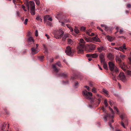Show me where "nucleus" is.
Masks as SVG:
<instances>
[{"mask_svg":"<svg viewBox=\"0 0 131 131\" xmlns=\"http://www.w3.org/2000/svg\"><path fill=\"white\" fill-rule=\"evenodd\" d=\"M112 74L113 76L112 78L113 80L115 81H116L117 80L115 78V76L113 74Z\"/></svg>","mask_w":131,"mask_h":131,"instance_id":"f704fd0d","label":"nucleus"},{"mask_svg":"<svg viewBox=\"0 0 131 131\" xmlns=\"http://www.w3.org/2000/svg\"><path fill=\"white\" fill-rule=\"evenodd\" d=\"M26 5L28 10H29V7L31 9L35 7L34 3L32 1H30L29 2H27L26 4Z\"/></svg>","mask_w":131,"mask_h":131,"instance_id":"1a4fd4ad","label":"nucleus"},{"mask_svg":"<svg viewBox=\"0 0 131 131\" xmlns=\"http://www.w3.org/2000/svg\"><path fill=\"white\" fill-rule=\"evenodd\" d=\"M35 35L36 37H37L38 36V32L37 30H36V31Z\"/></svg>","mask_w":131,"mask_h":131,"instance_id":"c03bdc74","label":"nucleus"},{"mask_svg":"<svg viewBox=\"0 0 131 131\" xmlns=\"http://www.w3.org/2000/svg\"><path fill=\"white\" fill-rule=\"evenodd\" d=\"M52 68L54 69V70L56 72L58 71V70L57 68L55 65H53Z\"/></svg>","mask_w":131,"mask_h":131,"instance_id":"a878e982","label":"nucleus"},{"mask_svg":"<svg viewBox=\"0 0 131 131\" xmlns=\"http://www.w3.org/2000/svg\"><path fill=\"white\" fill-rule=\"evenodd\" d=\"M74 51L72 49H71L70 47L69 46L67 47L65 50V52L68 55L71 56H73Z\"/></svg>","mask_w":131,"mask_h":131,"instance_id":"423d86ee","label":"nucleus"},{"mask_svg":"<svg viewBox=\"0 0 131 131\" xmlns=\"http://www.w3.org/2000/svg\"><path fill=\"white\" fill-rule=\"evenodd\" d=\"M21 7L22 8H23V9L24 10V11H27V10L25 9V7L23 5H22Z\"/></svg>","mask_w":131,"mask_h":131,"instance_id":"de8ad7c7","label":"nucleus"},{"mask_svg":"<svg viewBox=\"0 0 131 131\" xmlns=\"http://www.w3.org/2000/svg\"><path fill=\"white\" fill-rule=\"evenodd\" d=\"M96 48V46L93 44H87L86 46H84L85 50L87 52H92L95 50Z\"/></svg>","mask_w":131,"mask_h":131,"instance_id":"f03ea898","label":"nucleus"},{"mask_svg":"<svg viewBox=\"0 0 131 131\" xmlns=\"http://www.w3.org/2000/svg\"><path fill=\"white\" fill-rule=\"evenodd\" d=\"M36 4L37 5H39L40 4V2L39 0H34Z\"/></svg>","mask_w":131,"mask_h":131,"instance_id":"72a5a7b5","label":"nucleus"},{"mask_svg":"<svg viewBox=\"0 0 131 131\" xmlns=\"http://www.w3.org/2000/svg\"><path fill=\"white\" fill-rule=\"evenodd\" d=\"M110 70L112 71L117 72L118 71V68L115 66L112 62H109L108 63Z\"/></svg>","mask_w":131,"mask_h":131,"instance_id":"20e7f679","label":"nucleus"},{"mask_svg":"<svg viewBox=\"0 0 131 131\" xmlns=\"http://www.w3.org/2000/svg\"><path fill=\"white\" fill-rule=\"evenodd\" d=\"M28 20V19L27 18L25 20L24 22V23L25 24V25H26L27 24Z\"/></svg>","mask_w":131,"mask_h":131,"instance_id":"e433bc0d","label":"nucleus"},{"mask_svg":"<svg viewBox=\"0 0 131 131\" xmlns=\"http://www.w3.org/2000/svg\"><path fill=\"white\" fill-rule=\"evenodd\" d=\"M45 35L46 36L48 39L50 38L49 36L47 34H46Z\"/></svg>","mask_w":131,"mask_h":131,"instance_id":"bf43d9fd","label":"nucleus"},{"mask_svg":"<svg viewBox=\"0 0 131 131\" xmlns=\"http://www.w3.org/2000/svg\"><path fill=\"white\" fill-rule=\"evenodd\" d=\"M116 29L117 30V31L115 32V34H116L117 32H118V30L119 29V28L118 27H116Z\"/></svg>","mask_w":131,"mask_h":131,"instance_id":"4d7b16f0","label":"nucleus"},{"mask_svg":"<svg viewBox=\"0 0 131 131\" xmlns=\"http://www.w3.org/2000/svg\"><path fill=\"white\" fill-rule=\"evenodd\" d=\"M103 64V67L105 69H107L108 68H107V65L106 64L105 62L104 63H101Z\"/></svg>","mask_w":131,"mask_h":131,"instance_id":"c85d7f7f","label":"nucleus"},{"mask_svg":"<svg viewBox=\"0 0 131 131\" xmlns=\"http://www.w3.org/2000/svg\"><path fill=\"white\" fill-rule=\"evenodd\" d=\"M61 25L63 26H65V24H64V23L63 22H61Z\"/></svg>","mask_w":131,"mask_h":131,"instance_id":"680f3d73","label":"nucleus"},{"mask_svg":"<svg viewBox=\"0 0 131 131\" xmlns=\"http://www.w3.org/2000/svg\"><path fill=\"white\" fill-rule=\"evenodd\" d=\"M83 95L85 96V98L88 100H90L91 99V96L92 94V93L89 92H88L86 90H85L83 92Z\"/></svg>","mask_w":131,"mask_h":131,"instance_id":"6e6552de","label":"nucleus"},{"mask_svg":"<svg viewBox=\"0 0 131 131\" xmlns=\"http://www.w3.org/2000/svg\"><path fill=\"white\" fill-rule=\"evenodd\" d=\"M44 21H46L47 19L50 21H52V18L49 17V16L48 15H47L44 16Z\"/></svg>","mask_w":131,"mask_h":131,"instance_id":"dca6fc26","label":"nucleus"},{"mask_svg":"<svg viewBox=\"0 0 131 131\" xmlns=\"http://www.w3.org/2000/svg\"><path fill=\"white\" fill-rule=\"evenodd\" d=\"M107 57L110 60H112L114 59V56L111 53H109L107 55Z\"/></svg>","mask_w":131,"mask_h":131,"instance_id":"f3484780","label":"nucleus"},{"mask_svg":"<svg viewBox=\"0 0 131 131\" xmlns=\"http://www.w3.org/2000/svg\"><path fill=\"white\" fill-rule=\"evenodd\" d=\"M114 110H116L117 113L119 112V111L116 107L114 106Z\"/></svg>","mask_w":131,"mask_h":131,"instance_id":"79ce46f5","label":"nucleus"},{"mask_svg":"<svg viewBox=\"0 0 131 131\" xmlns=\"http://www.w3.org/2000/svg\"><path fill=\"white\" fill-rule=\"evenodd\" d=\"M92 91L94 93H95L96 92V90L95 88H93L92 89Z\"/></svg>","mask_w":131,"mask_h":131,"instance_id":"58836bf2","label":"nucleus"},{"mask_svg":"<svg viewBox=\"0 0 131 131\" xmlns=\"http://www.w3.org/2000/svg\"><path fill=\"white\" fill-rule=\"evenodd\" d=\"M109 103H110V105L111 106H112L113 105V104L112 103V101L111 100L109 102Z\"/></svg>","mask_w":131,"mask_h":131,"instance_id":"13d9d810","label":"nucleus"},{"mask_svg":"<svg viewBox=\"0 0 131 131\" xmlns=\"http://www.w3.org/2000/svg\"><path fill=\"white\" fill-rule=\"evenodd\" d=\"M74 31L77 34H78L79 32V30H78V28L76 27H75Z\"/></svg>","mask_w":131,"mask_h":131,"instance_id":"bb28decb","label":"nucleus"},{"mask_svg":"<svg viewBox=\"0 0 131 131\" xmlns=\"http://www.w3.org/2000/svg\"><path fill=\"white\" fill-rule=\"evenodd\" d=\"M84 39L87 42H92V38L90 37H85Z\"/></svg>","mask_w":131,"mask_h":131,"instance_id":"5701e85b","label":"nucleus"},{"mask_svg":"<svg viewBox=\"0 0 131 131\" xmlns=\"http://www.w3.org/2000/svg\"><path fill=\"white\" fill-rule=\"evenodd\" d=\"M91 31V29H89L88 30H86V32L87 35H88L89 36L90 35V33Z\"/></svg>","mask_w":131,"mask_h":131,"instance_id":"c756f323","label":"nucleus"},{"mask_svg":"<svg viewBox=\"0 0 131 131\" xmlns=\"http://www.w3.org/2000/svg\"><path fill=\"white\" fill-rule=\"evenodd\" d=\"M116 62H118L119 63L121 68L124 71H126V69L128 68L127 67L125 64L124 63L121 62V60L118 57L116 56Z\"/></svg>","mask_w":131,"mask_h":131,"instance_id":"7ed1b4c3","label":"nucleus"},{"mask_svg":"<svg viewBox=\"0 0 131 131\" xmlns=\"http://www.w3.org/2000/svg\"><path fill=\"white\" fill-rule=\"evenodd\" d=\"M66 25L67 26V27L69 29L71 27L69 25L66 24Z\"/></svg>","mask_w":131,"mask_h":131,"instance_id":"052dcab7","label":"nucleus"},{"mask_svg":"<svg viewBox=\"0 0 131 131\" xmlns=\"http://www.w3.org/2000/svg\"><path fill=\"white\" fill-rule=\"evenodd\" d=\"M67 73H63L62 74V76L66 78L67 76Z\"/></svg>","mask_w":131,"mask_h":131,"instance_id":"c9c22d12","label":"nucleus"},{"mask_svg":"<svg viewBox=\"0 0 131 131\" xmlns=\"http://www.w3.org/2000/svg\"><path fill=\"white\" fill-rule=\"evenodd\" d=\"M92 42H100L101 40L97 36L93 37L92 38Z\"/></svg>","mask_w":131,"mask_h":131,"instance_id":"ddd939ff","label":"nucleus"},{"mask_svg":"<svg viewBox=\"0 0 131 131\" xmlns=\"http://www.w3.org/2000/svg\"><path fill=\"white\" fill-rule=\"evenodd\" d=\"M118 78L123 82L126 80V78L124 73H120L118 77Z\"/></svg>","mask_w":131,"mask_h":131,"instance_id":"9d476101","label":"nucleus"},{"mask_svg":"<svg viewBox=\"0 0 131 131\" xmlns=\"http://www.w3.org/2000/svg\"><path fill=\"white\" fill-rule=\"evenodd\" d=\"M63 21L64 23L67 22H68V20L65 19L63 20Z\"/></svg>","mask_w":131,"mask_h":131,"instance_id":"338daca9","label":"nucleus"},{"mask_svg":"<svg viewBox=\"0 0 131 131\" xmlns=\"http://www.w3.org/2000/svg\"><path fill=\"white\" fill-rule=\"evenodd\" d=\"M84 87L86 88L88 91L90 90V88L89 86H85Z\"/></svg>","mask_w":131,"mask_h":131,"instance_id":"3c124183","label":"nucleus"},{"mask_svg":"<svg viewBox=\"0 0 131 131\" xmlns=\"http://www.w3.org/2000/svg\"><path fill=\"white\" fill-rule=\"evenodd\" d=\"M38 45L37 44L36 45V47L35 48H36L38 49Z\"/></svg>","mask_w":131,"mask_h":131,"instance_id":"69168bd1","label":"nucleus"},{"mask_svg":"<svg viewBox=\"0 0 131 131\" xmlns=\"http://www.w3.org/2000/svg\"><path fill=\"white\" fill-rule=\"evenodd\" d=\"M108 116H109V117H111V118H112L113 117V115H108Z\"/></svg>","mask_w":131,"mask_h":131,"instance_id":"0e129e2a","label":"nucleus"},{"mask_svg":"<svg viewBox=\"0 0 131 131\" xmlns=\"http://www.w3.org/2000/svg\"><path fill=\"white\" fill-rule=\"evenodd\" d=\"M106 38L108 40L110 41H112L114 40V38L110 36H106Z\"/></svg>","mask_w":131,"mask_h":131,"instance_id":"4be33fe9","label":"nucleus"},{"mask_svg":"<svg viewBox=\"0 0 131 131\" xmlns=\"http://www.w3.org/2000/svg\"><path fill=\"white\" fill-rule=\"evenodd\" d=\"M109 109H110V110L111 111V112L113 114L114 113V112H113V110L112 108H111L110 107H109Z\"/></svg>","mask_w":131,"mask_h":131,"instance_id":"5fc2aeb1","label":"nucleus"},{"mask_svg":"<svg viewBox=\"0 0 131 131\" xmlns=\"http://www.w3.org/2000/svg\"><path fill=\"white\" fill-rule=\"evenodd\" d=\"M123 29H121L119 31V33L120 34H121L123 33Z\"/></svg>","mask_w":131,"mask_h":131,"instance_id":"09e8293b","label":"nucleus"},{"mask_svg":"<svg viewBox=\"0 0 131 131\" xmlns=\"http://www.w3.org/2000/svg\"><path fill=\"white\" fill-rule=\"evenodd\" d=\"M85 43V41L83 39H80V42L79 43V46L77 47L78 53H83L85 46L84 44Z\"/></svg>","mask_w":131,"mask_h":131,"instance_id":"f257e3e1","label":"nucleus"},{"mask_svg":"<svg viewBox=\"0 0 131 131\" xmlns=\"http://www.w3.org/2000/svg\"><path fill=\"white\" fill-rule=\"evenodd\" d=\"M121 125L124 128H125V127L124 126V124L123 122H122L121 123Z\"/></svg>","mask_w":131,"mask_h":131,"instance_id":"603ef678","label":"nucleus"},{"mask_svg":"<svg viewBox=\"0 0 131 131\" xmlns=\"http://www.w3.org/2000/svg\"><path fill=\"white\" fill-rule=\"evenodd\" d=\"M78 84L79 83L78 82L75 83L74 85V86L75 88H76L77 87V86H78Z\"/></svg>","mask_w":131,"mask_h":131,"instance_id":"864d4df0","label":"nucleus"},{"mask_svg":"<svg viewBox=\"0 0 131 131\" xmlns=\"http://www.w3.org/2000/svg\"><path fill=\"white\" fill-rule=\"evenodd\" d=\"M97 28L99 29L100 30H101L102 32L103 31V30L102 29H101L100 27H97Z\"/></svg>","mask_w":131,"mask_h":131,"instance_id":"6e6d98bb","label":"nucleus"},{"mask_svg":"<svg viewBox=\"0 0 131 131\" xmlns=\"http://www.w3.org/2000/svg\"><path fill=\"white\" fill-rule=\"evenodd\" d=\"M67 39L68 40V44L72 45L73 44L74 42L72 39L69 38H68Z\"/></svg>","mask_w":131,"mask_h":131,"instance_id":"aec40b11","label":"nucleus"},{"mask_svg":"<svg viewBox=\"0 0 131 131\" xmlns=\"http://www.w3.org/2000/svg\"><path fill=\"white\" fill-rule=\"evenodd\" d=\"M115 49H116V50H120L121 51V48H120V47L119 48H117V47H115L114 48Z\"/></svg>","mask_w":131,"mask_h":131,"instance_id":"8fccbe9b","label":"nucleus"},{"mask_svg":"<svg viewBox=\"0 0 131 131\" xmlns=\"http://www.w3.org/2000/svg\"><path fill=\"white\" fill-rule=\"evenodd\" d=\"M28 41L29 42H34V41L33 38L31 37H29L28 39Z\"/></svg>","mask_w":131,"mask_h":131,"instance_id":"393cba45","label":"nucleus"},{"mask_svg":"<svg viewBox=\"0 0 131 131\" xmlns=\"http://www.w3.org/2000/svg\"><path fill=\"white\" fill-rule=\"evenodd\" d=\"M94 34L93 33H91V34H90V35H89L90 36H93L94 35Z\"/></svg>","mask_w":131,"mask_h":131,"instance_id":"e2e57ef3","label":"nucleus"},{"mask_svg":"<svg viewBox=\"0 0 131 131\" xmlns=\"http://www.w3.org/2000/svg\"><path fill=\"white\" fill-rule=\"evenodd\" d=\"M47 24L49 25V26H52V23L50 22H49V21H48L47 22Z\"/></svg>","mask_w":131,"mask_h":131,"instance_id":"ea45409f","label":"nucleus"},{"mask_svg":"<svg viewBox=\"0 0 131 131\" xmlns=\"http://www.w3.org/2000/svg\"><path fill=\"white\" fill-rule=\"evenodd\" d=\"M125 56V55L123 54H121L120 56V57L122 59L124 58Z\"/></svg>","mask_w":131,"mask_h":131,"instance_id":"4c0bfd02","label":"nucleus"},{"mask_svg":"<svg viewBox=\"0 0 131 131\" xmlns=\"http://www.w3.org/2000/svg\"><path fill=\"white\" fill-rule=\"evenodd\" d=\"M98 55L96 53L93 54H88L86 55V56L87 57H91L93 58H96L98 56Z\"/></svg>","mask_w":131,"mask_h":131,"instance_id":"f8f14e48","label":"nucleus"},{"mask_svg":"<svg viewBox=\"0 0 131 131\" xmlns=\"http://www.w3.org/2000/svg\"><path fill=\"white\" fill-rule=\"evenodd\" d=\"M129 59L130 61V63L131 64V58H129Z\"/></svg>","mask_w":131,"mask_h":131,"instance_id":"774afa93","label":"nucleus"},{"mask_svg":"<svg viewBox=\"0 0 131 131\" xmlns=\"http://www.w3.org/2000/svg\"><path fill=\"white\" fill-rule=\"evenodd\" d=\"M36 19L38 21H40L41 22H42V19L39 16L37 17Z\"/></svg>","mask_w":131,"mask_h":131,"instance_id":"7c9ffc66","label":"nucleus"},{"mask_svg":"<svg viewBox=\"0 0 131 131\" xmlns=\"http://www.w3.org/2000/svg\"><path fill=\"white\" fill-rule=\"evenodd\" d=\"M35 7L30 9V13L32 15H34L35 14Z\"/></svg>","mask_w":131,"mask_h":131,"instance_id":"412c9836","label":"nucleus"},{"mask_svg":"<svg viewBox=\"0 0 131 131\" xmlns=\"http://www.w3.org/2000/svg\"><path fill=\"white\" fill-rule=\"evenodd\" d=\"M104 104L105 107H107L108 106L107 101L106 99H105L104 100Z\"/></svg>","mask_w":131,"mask_h":131,"instance_id":"2f4dec72","label":"nucleus"},{"mask_svg":"<svg viewBox=\"0 0 131 131\" xmlns=\"http://www.w3.org/2000/svg\"><path fill=\"white\" fill-rule=\"evenodd\" d=\"M31 53L32 54H34L37 53L39 51L38 49L34 47L32 48L31 49Z\"/></svg>","mask_w":131,"mask_h":131,"instance_id":"2eb2a0df","label":"nucleus"},{"mask_svg":"<svg viewBox=\"0 0 131 131\" xmlns=\"http://www.w3.org/2000/svg\"><path fill=\"white\" fill-rule=\"evenodd\" d=\"M85 29V28L84 26H82L80 28V30L82 31H84Z\"/></svg>","mask_w":131,"mask_h":131,"instance_id":"473e14b6","label":"nucleus"},{"mask_svg":"<svg viewBox=\"0 0 131 131\" xmlns=\"http://www.w3.org/2000/svg\"><path fill=\"white\" fill-rule=\"evenodd\" d=\"M56 64L59 67H61V64L60 62H58Z\"/></svg>","mask_w":131,"mask_h":131,"instance_id":"a18cd8bd","label":"nucleus"},{"mask_svg":"<svg viewBox=\"0 0 131 131\" xmlns=\"http://www.w3.org/2000/svg\"><path fill=\"white\" fill-rule=\"evenodd\" d=\"M101 60V63H104L105 62V59L104 58V56L103 55L101 54L99 56Z\"/></svg>","mask_w":131,"mask_h":131,"instance_id":"a211bd4d","label":"nucleus"},{"mask_svg":"<svg viewBox=\"0 0 131 131\" xmlns=\"http://www.w3.org/2000/svg\"><path fill=\"white\" fill-rule=\"evenodd\" d=\"M126 73L127 75L131 76V71L129 70H127Z\"/></svg>","mask_w":131,"mask_h":131,"instance_id":"cd10ccee","label":"nucleus"},{"mask_svg":"<svg viewBox=\"0 0 131 131\" xmlns=\"http://www.w3.org/2000/svg\"><path fill=\"white\" fill-rule=\"evenodd\" d=\"M127 7L128 8H129L131 7V5L130 4H128L127 5Z\"/></svg>","mask_w":131,"mask_h":131,"instance_id":"37998d69","label":"nucleus"},{"mask_svg":"<svg viewBox=\"0 0 131 131\" xmlns=\"http://www.w3.org/2000/svg\"><path fill=\"white\" fill-rule=\"evenodd\" d=\"M106 49V48L105 46H101L100 47H98L97 50L99 52H101L105 50Z\"/></svg>","mask_w":131,"mask_h":131,"instance_id":"9b49d317","label":"nucleus"},{"mask_svg":"<svg viewBox=\"0 0 131 131\" xmlns=\"http://www.w3.org/2000/svg\"><path fill=\"white\" fill-rule=\"evenodd\" d=\"M96 98L93 101H92L91 103H92V102L94 103V104H96L95 106H97L100 104L101 100V96L99 94H97L96 95Z\"/></svg>","mask_w":131,"mask_h":131,"instance_id":"0eeeda50","label":"nucleus"},{"mask_svg":"<svg viewBox=\"0 0 131 131\" xmlns=\"http://www.w3.org/2000/svg\"><path fill=\"white\" fill-rule=\"evenodd\" d=\"M120 48H121V51L124 52H125L124 50L127 49V48H126L125 45V44H123V46H121Z\"/></svg>","mask_w":131,"mask_h":131,"instance_id":"6ab92c4d","label":"nucleus"},{"mask_svg":"<svg viewBox=\"0 0 131 131\" xmlns=\"http://www.w3.org/2000/svg\"><path fill=\"white\" fill-rule=\"evenodd\" d=\"M105 28V30L106 31H107L108 30V27L105 25V26L104 27Z\"/></svg>","mask_w":131,"mask_h":131,"instance_id":"a19ab883","label":"nucleus"},{"mask_svg":"<svg viewBox=\"0 0 131 131\" xmlns=\"http://www.w3.org/2000/svg\"><path fill=\"white\" fill-rule=\"evenodd\" d=\"M103 91L105 94L106 96L108 97H109V96L108 95V92L107 90L104 89L103 90Z\"/></svg>","mask_w":131,"mask_h":131,"instance_id":"b1692460","label":"nucleus"},{"mask_svg":"<svg viewBox=\"0 0 131 131\" xmlns=\"http://www.w3.org/2000/svg\"><path fill=\"white\" fill-rule=\"evenodd\" d=\"M71 36L69 34H65L62 38V40L63 41H65L67 38H69Z\"/></svg>","mask_w":131,"mask_h":131,"instance_id":"4468645a","label":"nucleus"},{"mask_svg":"<svg viewBox=\"0 0 131 131\" xmlns=\"http://www.w3.org/2000/svg\"><path fill=\"white\" fill-rule=\"evenodd\" d=\"M43 59V56H41L39 57V59L41 61H42Z\"/></svg>","mask_w":131,"mask_h":131,"instance_id":"49530a36","label":"nucleus"},{"mask_svg":"<svg viewBox=\"0 0 131 131\" xmlns=\"http://www.w3.org/2000/svg\"><path fill=\"white\" fill-rule=\"evenodd\" d=\"M64 33L62 29H60L56 31L55 34V37L57 39L60 38L62 36Z\"/></svg>","mask_w":131,"mask_h":131,"instance_id":"39448f33","label":"nucleus"}]
</instances>
